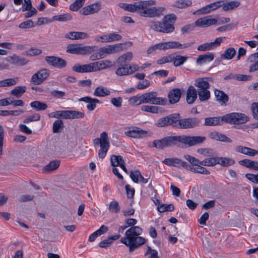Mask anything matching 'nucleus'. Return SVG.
<instances>
[{
    "mask_svg": "<svg viewBox=\"0 0 258 258\" xmlns=\"http://www.w3.org/2000/svg\"><path fill=\"white\" fill-rule=\"evenodd\" d=\"M206 140L205 137L188 136L185 135L167 137L162 140H155L153 146L158 149L173 146L178 143H181L188 147L194 146L197 144H202Z\"/></svg>",
    "mask_w": 258,
    "mask_h": 258,
    "instance_id": "nucleus-1",
    "label": "nucleus"
},
{
    "mask_svg": "<svg viewBox=\"0 0 258 258\" xmlns=\"http://www.w3.org/2000/svg\"><path fill=\"white\" fill-rule=\"evenodd\" d=\"M248 118L244 114L233 112L223 116L207 117L205 118L204 125L216 126L221 125L223 122L234 124H243L248 121Z\"/></svg>",
    "mask_w": 258,
    "mask_h": 258,
    "instance_id": "nucleus-2",
    "label": "nucleus"
},
{
    "mask_svg": "<svg viewBox=\"0 0 258 258\" xmlns=\"http://www.w3.org/2000/svg\"><path fill=\"white\" fill-rule=\"evenodd\" d=\"M142 233V229L139 226L132 227L125 231V235L120 239V241L128 246L130 251L132 252L145 242V238L140 236Z\"/></svg>",
    "mask_w": 258,
    "mask_h": 258,
    "instance_id": "nucleus-3",
    "label": "nucleus"
},
{
    "mask_svg": "<svg viewBox=\"0 0 258 258\" xmlns=\"http://www.w3.org/2000/svg\"><path fill=\"white\" fill-rule=\"evenodd\" d=\"M175 20L174 15H168L164 17L162 22L150 20L148 22V25L150 29L155 31L169 33L174 30L173 23Z\"/></svg>",
    "mask_w": 258,
    "mask_h": 258,
    "instance_id": "nucleus-4",
    "label": "nucleus"
},
{
    "mask_svg": "<svg viewBox=\"0 0 258 258\" xmlns=\"http://www.w3.org/2000/svg\"><path fill=\"white\" fill-rule=\"evenodd\" d=\"M95 145H99L100 149L98 151V155L99 158L103 159L106 156L110 147L109 137L106 132H104L100 134L99 138L93 140Z\"/></svg>",
    "mask_w": 258,
    "mask_h": 258,
    "instance_id": "nucleus-5",
    "label": "nucleus"
},
{
    "mask_svg": "<svg viewBox=\"0 0 258 258\" xmlns=\"http://www.w3.org/2000/svg\"><path fill=\"white\" fill-rule=\"evenodd\" d=\"M143 104L150 103L155 105H165L167 104L166 98L157 97L156 92L145 93L141 95Z\"/></svg>",
    "mask_w": 258,
    "mask_h": 258,
    "instance_id": "nucleus-6",
    "label": "nucleus"
},
{
    "mask_svg": "<svg viewBox=\"0 0 258 258\" xmlns=\"http://www.w3.org/2000/svg\"><path fill=\"white\" fill-rule=\"evenodd\" d=\"M96 49V46H81L79 44H72L67 46V52L71 54L85 55L92 53Z\"/></svg>",
    "mask_w": 258,
    "mask_h": 258,
    "instance_id": "nucleus-7",
    "label": "nucleus"
},
{
    "mask_svg": "<svg viewBox=\"0 0 258 258\" xmlns=\"http://www.w3.org/2000/svg\"><path fill=\"white\" fill-rule=\"evenodd\" d=\"M49 75L48 70L46 69H40L32 76L30 82L35 85H40L47 79Z\"/></svg>",
    "mask_w": 258,
    "mask_h": 258,
    "instance_id": "nucleus-8",
    "label": "nucleus"
},
{
    "mask_svg": "<svg viewBox=\"0 0 258 258\" xmlns=\"http://www.w3.org/2000/svg\"><path fill=\"white\" fill-rule=\"evenodd\" d=\"M156 2L154 0L140 1L135 3L136 11L140 14L142 17H146L145 13L148 11L149 7L155 5Z\"/></svg>",
    "mask_w": 258,
    "mask_h": 258,
    "instance_id": "nucleus-9",
    "label": "nucleus"
},
{
    "mask_svg": "<svg viewBox=\"0 0 258 258\" xmlns=\"http://www.w3.org/2000/svg\"><path fill=\"white\" fill-rule=\"evenodd\" d=\"M45 60L49 66L58 69L65 68L67 64L66 60L55 56H46Z\"/></svg>",
    "mask_w": 258,
    "mask_h": 258,
    "instance_id": "nucleus-10",
    "label": "nucleus"
},
{
    "mask_svg": "<svg viewBox=\"0 0 258 258\" xmlns=\"http://www.w3.org/2000/svg\"><path fill=\"white\" fill-rule=\"evenodd\" d=\"M225 37H220L216 38L214 42L205 43L199 45L197 49L201 51L211 50L219 47L221 43L225 39Z\"/></svg>",
    "mask_w": 258,
    "mask_h": 258,
    "instance_id": "nucleus-11",
    "label": "nucleus"
},
{
    "mask_svg": "<svg viewBox=\"0 0 258 258\" xmlns=\"http://www.w3.org/2000/svg\"><path fill=\"white\" fill-rule=\"evenodd\" d=\"M200 122V119L197 118H180L178 128H191L198 126Z\"/></svg>",
    "mask_w": 258,
    "mask_h": 258,
    "instance_id": "nucleus-12",
    "label": "nucleus"
},
{
    "mask_svg": "<svg viewBox=\"0 0 258 258\" xmlns=\"http://www.w3.org/2000/svg\"><path fill=\"white\" fill-rule=\"evenodd\" d=\"M163 163L168 166H173L178 168H180L181 167L185 169L188 167L187 166V163L186 162L177 158H165L163 161Z\"/></svg>",
    "mask_w": 258,
    "mask_h": 258,
    "instance_id": "nucleus-13",
    "label": "nucleus"
},
{
    "mask_svg": "<svg viewBox=\"0 0 258 258\" xmlns=\"http://www.w3.org/2000/svg\"><path fill=\"white\" fill-rule=\"evenodd\" d=\"M217 23L216 19L211 18V16H209L198 19L195 22V25L199 27L205 28L216 25Z\"/></svg>",
    "mask_w": 258,
    "mask_h": 258,
    "instance_id": "nucleus-14",
    "label": "nucleus"
},
{
    "mask_svg": "<svg viewBox=\"0 0 258 258\" xmlns=\"http://www.w3.org/2000/svg\"><path fill=\"white\" fill-rule=\"evenodd\" d=\"M121 44L109 45L106 47H101L99 50L101 53L102 58H104L107 54L114 53L118 51L121 49Z\"/></svg>",
    "mask_w": 258,
    "mask_h": 258,
    "instance_id": "nucleus-15",
    "label": "nucleus"
},
{
    "mask_svg": "<svg viewBox=\"0 0 258 258\" xmlns=\"http://www.w3.org/2000/svg\"><path fill=\"white\" fill-rule=\"evenodd\" d=\"M101 3L96 2L88 6H86L81 10L83 15H88L97 13L101 9Z\"/></svg>",
    "mask_w": 258,
    "mask_h": 258,
    "instance_id": "nucleus-16",
    "label": "nucleus"
},
{
    "mask_svg": "<svg viewBox=\"0 0 258 258\" xmlns=\"http://www.w3.org/2000/svg\"><path fill=\"white\" fill-rule=\"evenodd\" d=\"M110 161L112 166L116 167L120 166L126 173H128V171L125 165V162L121 156L113 155L111 156Z\"/></svg>",
    "mask_w": 258,
    "mask_h": 258,
    "instance_id": "nucleus-17",
    "label": "nucleus"
},
{
    "mask_svg": "<svg viewBox=\"0 0 258 258\" xmlns=\"http://www.w3.org/2000/svg\"><path fill=\"white\" fill-rule=\"evenodd\" d=\"M146 134L147 132L146 131L137 127H132V128H130L128 131L124 133L125 136L134 138H141Z\"/></svg>",
    "mask_w": 258,
    "mask_h": 258,
    "instance_id": "nucleus-18",
    "label": "nucleus"
},
{
    "mask_svg": "<svg viewBox=\"0 0 258 258\" xmlns=\"http://www.w3.org/2000/svg\"><path fill=\"white\" fill-rule=\"evenodd\" d=\"M5 59L7 61H9L11 64L17 66H25L28 62V60L26 58L21 57L16 54L6 57Z\"/></svg>",
    "mask_w": 258,
    "mask_h": 258,
    "instance_id": "nucleus-19",
    "label": "nucleus"
},
{
    "mask_svg": "<svg viewBox=\"0 0 258 258\" xmlns=\"http://www.w3.org/2000/svg\"><path fill=\"white\" fill-rule=\"evenodd\" d=\"M208 78H199L195 80L194 85L198 88L197 91L209 89L210 85Z\"/></svg>",
    "mask_w": 258,
    "mask_h": 258,
    "instance_id": "nucleus-20",
    "label": "nucleus"
},
{
    "mask_svg": "<svg viewBox=\"0 0 258 258\" xmlns=\"http://www.w3.org/2000/svg\"><path fill=\"white\" fill-rule=\"evenodd\" d=\"M181 93L179 89L174 88L171 90L168 94V98L170 104L178 102L181 97Z\"/></svg>",
    "mask_w": 258,
    "mask_h": 258,
    "instance_id": "nucleus-21",
    "label": "nucleus"
},
{
    "mask_svg": "<svg viewBox=\"0 0 258 258\" xmlns=\"http://www.w3.org/2000/svg\"><path fill=\"white\" fill-rule=\"evenodd\" d=\"M60 162L59 160H52L48 164L43 167L42 172L45 174H49L56 170L60 166Z\"/></svg>",
    "mask_w": 258,
    "mask_h": 258,
    "instance_id": "nucleus-22",
    "label": "nucleus"
},
{
    "mask_svg": "<svg viewBox=\"0 0 258 258\" xmlns=\"http://www.w3.org/2000/svg\"><path fill=\"white\" fill-rule=\"evenodd\" d=\"M235 151L236 152L240 153L251 157L254 156L258 154L257 150L242 146H236L235 148Z\"/></svg>",
    "mask_w": 258,
    "mask_h": 258,
    "instance_id": "nucleus-23",
    "label": "nucleus"
},
{
    "mask_svg": "<svg viewBox=\"0 0 258 258\" xmlns=\"http://www.w3.org/2000/svg\"><path fill=\"white\" fill-rule=\"evenodd\" d=\"M111 61L108 60H103L91 63L92 72L105 69L110 66Z\"/></svg>",
    "mask_w": 258,
    "mask_h": 258,
    "instance_id": "nucleus-24",
    "label": "nucleus"
},
{
    "mask_svg": "<svg viewBox=\"0 0 258 258\" xmlns=\"http://www.w3.org/2000/svg\"><path fill=\"white\" fill-rule=\"evenodd\" d=\"M66 38L72 40L85 39L89 37V35L83 32L73 31L67 33L65 35Z\"/></svg>",
    "mask_w": 258,
    "mask_h": 258,
    "instance_id": "nucleus-25",
    "label": "nucleus"
},
{
    "mask_svg": "<svg viewBox=\"0 0 258 258\" xmlns=\"http://www.w3.org/2000/svg\"><path fill=\"white\" fill-rule=\"evenodd\" d=\"M79 101H83L88 103L87 108L89 111H92L96 107V104L99 103L100 101L96 98H92L89 96H86L79 99Z\"/></svg>",
    "mask_w": 258,
    "mask_h": 258,
    "instance_id": "nucleus-26",
    "label": "nucleus"
},
{
    "mask_svg": "<svg viewBox=\"0 0 258 258\" xmlns=\"http://www.w3.org/2000/svg\"><path fill=\"white\" fill-rule=\"evenodd\" d=\"M164 8L161 7H149L148 11L146 12L145 13V14H146V17H159L162 15V12L164 11Z\"/></svg>",
    "mask_w": 258,
    "mask_h": 258,
    "instance_id": "nucleus-27",
    "label": "nucleus"
},
{
    "mask_svg": "<svg viewBox=\"0 0 258 258\" xmlns=\"http://www.w3.org/2000/svg\"><path fill=\"white\" fill-rule=\"evenodd\" d=\"M209 137L211 139L219 141L220 142L229 143L232 142V141L230 138H228L224 134H222L216 131L211 132L209 135Z\"/></svg>",
    "mask_w": 258,
    "mask_h": 258,
    "instance_id": "nucleus-28",
    "label": "nucleus"
},
{
    "mask_svg": "<svg viewBox=\"0 0 258 258\" xmlns=\"http://www.w3.org/2000/svg\"><path fill=\"white\" fill-rule=\"evenodd\" d=\"M197 98V92L195 87L190 86L186 92V100L188 104H192Z\"/></svg>",
    "mask_w": 258,
    "mask_h": 258,
    "instance_id": "nucleus-29",
    "label": "nucleus"
},
{
    "mask_svg": "<svg viewBox=\"0 0 258 258\" xmlns=\"http://www.w3.org/2000/svg\"><path fill=\"white\" fill-rule=\"evenodd\" d=\"M222 10L223 11L227 12L228 11L232 10L237 7H238L240 5V3L238 1H222Z\"/></svg>",
    "mask_w": 258,
    "mask_h": 258,
    "instance_id": "nucleus-30",
    "label": "nucleus"
},
{
    "mask_svg": "<svg viewBox=\"0 0 258 258\" xmlns=\"http://www.w3.org/2000/svg\"><path fill=\"white\" fill-rule=\"evenodd\" d=\"M72 70L74 72L80 73L92 72L91 63L82 66L76 64L73 67Z\"/></svg>",
    "mask_w": 258,
    "mask_h": 258,
    "instance_id": "nucleus-31",
    "label": "nucleus"
},
{
    "mask_svg": "<svg viewBox=\"0 0 258 258\" xmlns=\"http://www.w3.org/2000/svg\"><path fill=\"white\" fill-rule=\"evenodd\" d=\"M215 96L216 100L218 101L221 105L225 104L228 101V96L223 91L215 89L214 91Z\"/></svg>",
    "mask_w": 258,
    "mask_h": 258,
    "instance_id": "nucleus-32",
    "label": "nucleus"
},
{
    "mask_svg": "<svg viewBox=\"0 0 258 258\" xmlns=\"http://www.w3.org/2000/svg\"><path fill=\"white\" fill-rule=\"evenodd\" d=\"M203 165L199 164L197 166H191V165L187 164V166L188 167L186 168V169L189 170L195 173H198L205 175L210 174V172L206 168L203 167Z\"/></svg>",
    "mask_w": 258,
    "mask_h": 258,
    "instance_id": "nucleus-33",
    "label": "nucleus"
},
{
    "mask_svg": "<svg viewBox=\"0 0 258 258\" xmlns=\"http://www.w3.org/2000/svg\"><path fill=\"white\" fill-rule=\"evenodd\" d=\"M214 55L212 53L200 55L197 59V63L199 65H202L207 62L211 61L213 60Z\"/></svg>",
    "mask_w": 258,
    "mask_h": 258,
    "instance_id": "nucleus-34",
    "label": "nucleus"
},
{
    "mask_svg": "<svg viewBox=\"0 0 258 258\" xmlns=\"http://www.w3.org/2000/svg\"><path fill=\"white\" fill-rule=\"evenodd\" d=\"M168 118L169 120L168 126L171 125L173 127L178 128L180 118L179 113H174L168 115Z\"/></svg>",
    "mask_w": 258,
    "mask_h": 258,
    "instance_id": "nucleus-35",
    "label": "nucleus"
},
{
    "mask_svg": "<svg viewBox=\"0 0 258 258\" xmlns=\"http://www.w3.org/2000/svg\"><path fill=\"white\" fill-rule=\"evenodd\" d=\"M82 112L75 110H66V119H79L84 117Z\"/></svg>",
    "mask_w": 258,
    "mask_h": 258,
    "instance_id": "nucleus-36",
    "label": "nucleus"
},
{
    "mask_svg": "<svg viewBox=\"0 0 258 258\" xmlns=\"http://www.w3.org/2000/svg\"><path fill=\"white\" fill-rule=\"evenodd\" d=\"M18 77L6 79L0 81V87H10L15 85L19 81Z\"/></svg>",
    "mask_w": 258,
    "mask_h": 258,
    "instance_id": "nucleus-37",
    "label": "nucleus"
},
{
    "mask_svg": "<svg viewBox=\"0 0 258 258\" xmlns=\"http://www.w3.org/2000/svg\"><path fill=\"white\" fill-rule=\"evenodd\" d=\"M110 91L103 86H99L96 88L94 92V95L97 97H105L110 94Z\"/></svg>",
    "mask_w": 258,
    "mask_h": 258,
    "instance_id": "nucleus-38",
    "label": "nucleus"
},
{
    "mask_svg": "<svg viewBox=\"0 0 258 258\" xmlns=\"http://www.w3.org/2000/svg\"><path fill=\"white\" fill-rule=\"evenodd\" d=\"M236 50L233 47H229L225 50L224 53L221 55L222 59L230 60L235 55Z\"/></svg>",
    "mask_w": 258,
    "mask_h": 258,
    "instance_id": "nucleus-39",
    "label": "nucleus"
},
{
    "mask_svg": "<svg viewBox=\"0 0 258 258\" xmlns=\"http://www.w3.org/2000/svg\"><path fill=\"white\" fill-rule=\"evenodd\" d=\"M26 90V87L25 86H17L11 91V94L20 98Z\"/></svg>",
    "mask_w": 258,
    "mask_h": 258,
    "instance_id": "nucleus-40",
    "label": "nucleus"
},
{
    "mask_svg": "<svg viewBox=\"0 0 258 258\" xmlns=\"http://www.w3.org/2000/svg\"><path fill=\"white\" fill-rule=\"evenodd\" d=\"M31 107L36 111L44 110L47 108V104L39 101H34L30 103Z\"/></svg>",
    "mask_w": 258,
    "mask_h": 258,
    "instance_id": "nucleus-41",
    "label": "nucleus"
},
{
    "mask_svg": "<svg viewBox=\"0 0 258 258\" xmlns=\"http://www.w3.org/2000/svg\"><path fill=\"white\" fill-rule=\"evenodd\" d=\"M217 164L223 166H229L235 163L233 159L228 158L217 157Z\"/></svg>",
    "mask_w": 258,
    "mask_h": 258,
    "instance_id": "nucleus-42",
    "label": "nucleus"
},
{
    "mask_svg": "<svg viewBox=\"0 0 258 258\" xmlns=\"http://www.w3.org/2000/svg\"><path fill=\"white\" fill-rule=\"evenodd\" d=\"M199 95V99L201 101H205L210 98L211 94L209 90L206 89L202 91H197Z\"/></svg>",
    "mask_w": 258,
    "mask_h": 258,
    "instance_id": "nucleus-43",
    "label": "nucleus"
},
{
    "mask_svg": "<svg viewBox=\"0 0 258 258\" xmlns=\"http://www.w3.org/2000/svg\"><path fill=\"white\" fill-rule=\"evenodd\" d=\"M192 2L190 0H178L175 2L173 6L180 9L185 8L191 6Z\"/></svg>",
    "mask_w": 258,
    "mask_h": 258,
    "instance_id": "nucleus-44",
    "label": "nucleus"
},
{
    "mask_svg": "<svg viewBox=\"0 0 258 258\" xmlns=\"http://www.w3.org/2000/svg\"><path fill=\"white\" fill-rule=\"evenodd\" d=\"M52 20L54 21L66 22L71 21L72 19V16L68 13L60 15H55L52 17Z\"/></svg>",
    "mask_w": 258,
    "mask_h": 258,
    "instance_id": "nucleus-45",
    "label": "nucleus"
},
{
    "mask_svg": "<svg viewBox=\"0 0 258 258\" xmlns=\"http://www.w3.org/2000/svg\"><path fill=\"white\" fill-rule=\"evenodd\" d=\"M49 117L66 119V110H58L48 114Z\"/></svg>",
    "mask_w": 258,
    "mask_h": 258,
    "instance_id": "nucleus-46",
    "label": "nucleus"
},
{
    "mask_svg": "<svg viewBox=\"0 0 258 258\" xmlns=\"http://www.w3.org/2000/svg\"><path fill=\"white\" fill-rule=\"evenodd\" d=\"M217 157L205 159L201 161V165L206 166H214L217 164Z\"/></svg>",
    "mask_w": 258,
    "mask_h": 258,
    "instance_id": "nucleus-47",
    "label": "nucleus"
},
{
    "mask_svg": "<svg viewBox=\"0 0 258 258\" xmlns=\"http://www.w3.org/2000/svg\"><path fill=\"white\" fill-rule=\"evenodd\" d=\"M63 127V121L60 119H57L54 121L52 125V132L53 133H58Z\"/></svg>",
    "mask_w": 258,
    "mask_h": 258,
    "instance_id": "nucleus-48",
    "label": "nucleus"
},
{
    "mask_svg": "<svg viewBox=\"0 0 258 258\" xmlns=\"http://www.w3.org/2000/svg\"><path fill=\"white\" fill-rule=\"evenodd\" d=\"M159 108L156 106L143 105L141 106V110L143 111L150 112L152 113H157L159 112Z\"/></svg>",
    "mask_w": 258,
    "mask_h": 258,
    "instance_id": "nucleus-49",
    "label": "nucleus"
},
{
    "mask_svg": "<svg viewBox=\"0 0 258 258\" xmlns=\"http://www.w3.org/2000/svg\"><path fill=\"white\" fill-rule=\"evenodd\" d=\"M133 54L131 52H127L120 56L118 58V63H124L126 61H131L133 58Z\"/></svg>",
    "mask_w": 258,
    "mask_h": 258,
    "instance_id": "nucleus-50",
    "label": "nucleus"
},
{
    "mask_svg": "<svg viewBox=\"0 0 258 258\" xmlns=\"http://www.w3.org/2000/svg\"><path fill=\"white\" fill-rule=\"evenodd\" d=\"M128 102L132 106H138L143 104L141 95L131 97L128 99Z\"/></svg>",
    "mask_w": 258,
    "mask_h": 258,
    "instance_id": "nucleus-51",
    "label": "nucleus"
},
{
    "mask_svg": "<svg viewBox=\"0 0 258 258\" xmlns=\"http://www.w3.org/2000/svg\"><path fill=\"white\" fill-rule=\"evenodd\" d=\"M116 75L119 76L128 75H130L128 65L123 66L118 68L115 72Z\"/></svg>",
    "mask_w": 258,
    "mask_h": 258,
    "instance_id": "nucleus-52",
    "label": "nucleus"
},
{
    "mask_svg": "<svg viewBox=\"0 0 258 258\" xmlns=\"http://www.w3.org/2000/svg\"><path fill=\"white\" fill-rule=\"evenodd\" d=\"M118 6L120 8L125 10V11H128L130 12H135L136 11L135 3H134L133 4L120 3L118 4Z\"/></svg>",
    "mask_w": 258,
    "mask_h": 258,
    "instance_id": "nucleus-53",
    "label": "nucleus"
},
{
    "mask_svg": "<svg viewBox=\"0 0 258 258\" xmlns=\"http://www.w3.org/2000/svg\"><path fill=\"white\" fill-rule=\"evenodd\" d=\"M85 0H76L70 6V9L72 11H77L81 8Z\"/></svg>",
    "mask_w": 258,
    "mask_h": 258,
    "instance_id": "nucleus-54",
    "label": "nucleus"
},
{
    "mask_svg": "<svg viewBox=\"0 0 258 258\" xmlns=\"http://www.w3.org/2000/svg\"><path fill=\"white\" fill-rule=\"evenodd\" d=\"M188 57L186 56H177L176 57H174L173 63L175 67H178L186 61Z\"/></svg>",
    "mask_w": 258,
    "mask_h": 258,
    "instance_id": "nucleus-55",
    "label": "nucleus"
},
{
    "mask_svg": "<svg viewBox=\"0 0 258 258\" xmlns=\"http://www.w3.org/2000/svg\"><path fill=\"white\" fill-rule=\"evenodd\" d=\"M120 210L118 203L116 201L111 202L109 205V210L111 212L117 213Z\"/></svg>",
    "mask_w": 258,
    "mask_h": 258,
    "instance_id": "nucleus-56",
    "label": "nucleus"
},
{
    "mask_svg": "<svg viewBox=\"0 0 258 258\" xmlns=\"http://www.w3.org/2000/svg\"><path fill=\"white\" fill-rule=\"evenodd\" d=\"M164 42L159 43L150 47L147 50L148 54H151L156 50H165Z\"/></svg>",
    "mask_w": 258,
    "mask_h": 258,
    "instance_id": "nucleus-57",
    "label": "nucleus"
},
{
    "mask_svg": "<svg viewBox=\"0 0 258 258\" xmlns=\"http://www.w3.org/2000/svg\"><path fill=\"white\" fill-rule=\"evenodd\" d=\"M157 208L158 211L161 213L165 211H173L174 209V206L172 204H162Z\"/></svg>",
    "mask_w": 258,
    "mask_h": 258,
    "instance_id": "nucleus-58",
    "label": "nucleus"
},
{
    "mask_svg": "<svg viewBox=\"0 0 258 258\" xmlns=\"http://www.w3.org/2000/svg\"><path fill=\"white\" fill-rule=\"evenodd\" d=\"M50 94L55 98L63 99L66 95V93L63 91L53 90L51 91Z\"/></svg>",
    "mask_w": 258,
    "mask_h": 258,
    "instance_id": "nucleus-59",
    "label": "nucleus"
},
{
    "mask_svg": "<svg viewBox=\"0 0 258 258\" xmlns=\"http://www.w3.org/2000/svg\"><path fill=\"white\" fill-rule=\"evenodd\" d=\"M34 26V22L32 20H29L20 23L19 28L21 29H26L33 28Z\"/></svg>",
    "mask_w": 258,
    "mask_h": 258,
    "instance_id": "nucleus-60",
    "label": "nucleus"
},
{
    "mask_svg": "<svg viewBox=\"0 0 258 258\" xmlns=\"http://www.w3.org/2000/svg\"><path fill=\"white\" fill-rule=\"evenodd\" d=\"M107 36L108 42L119 41L122 38V37L120 35L115 33H110L107 34Z\"/></svg>",
    "mask_w": 258,
    "mask_h": 258,
    "instance_id": "nucleus-61",
    "label": "nucleus"
},
{
    "mask_svg": "<svg viewBox=\"0 0 258 258\" xmlns=\"http://www.w3.org/2000/svg\"><path fill=\"white\" fill-rule=\"evenodd\" d=\"M169 120L168 116L159 119L156 124L159 127H164L168 126Z\"/></svg>",
    "mask_w": 258,
    "mask_h": 258,
    "instance_id": "nucleus-62",
    "label": "nucleus"
},
{
    "mask_svg": "<svg viewBox=\"0 0 258 258\" xmlns=\"http://www.w3.org/2000/svg\"><path fill=\"white\" fill-rule=\"evenodd\" d=\"M174 59V56L171 54L164 56L157 60V63L162 64L167 62H171Z\"/></svg>",
    "mask_w": 258,
    "mask_h": 258,
    "instance_id": "nucleus-63",
    "label": "nucleus"
},
{
    "mask_svg": "<svg viewBox=\"0 0 258 258\" xmlns=\"http://www.w3.org/2000/svg\"><path fill=\"white\" fill-rule=\"evenodd\" d=\"M130 177L134 182L138 183L139 182V178L140 177H141V172L139 170L132 171Z\"/></svg>",
    "mask_w": 258,
    "mask_h": 258,
    "instance_id": "nucleus-64",
    "label": "nucleus"
}]
</instances>
